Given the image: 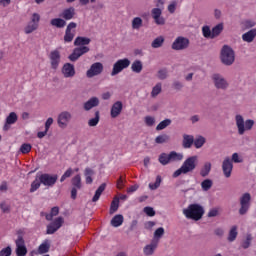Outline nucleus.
I'll return each instance as SVG.
<instances>
[{"instance_id": "obj_1", "label": "nucleus", "mask_w": 256, "mask_h": 256, "mask_svg": "<svg viewBox=\"0 0 256 256\" xmlns=\"http://www.w3.org/2000/svg\"><path fill=\"white\" fill-rule=\"evenodd\" d=\"M91 43V38L78 36L74 40V50L68 56V59L72 62L77 61L80 57H83L86 53H89L90 49L88 46Z\"/></svg>"}, {"instance_id": "obj_2", "label": "nucleus", "mask_w": 256, "mask_h": 256, "mask_svg": "<svg viewBox=\"0 0 256 256\" xmlns=\"http://www.w3.org/2000/svg\"><path fill=\"white\" fill-rule=\"evenodd\" d=\"M233 163H243V158L237 152L232 154V159L226 157L222 162V171L226 179H229L233 173Z\"/></svg>"}, {"instance_id": "obj_3", "label": "nucleus", "mask_w": 256, "mask_h": 256, "mask_svg": "<svg viewBox=\"0 0 256 256\" xmlns=\"http://www.w3.org/2000/svg\"><path fill=\"white\" fill-rule=\"evenodd\" d=\"M197 156L188 157L182 164V166L173 173V177L177 178L180 175H187L191 171H195L197 167Z\"/></svg>"}, {"instance_id": "obj_4", "label": "nucleus", "mask_w": 256, "mask_h": 256, "mask_svg": "<svg viewBox=\"0 0 256 256\" xmlns=\"http://www.w3.org/2000/svg\"><path fill=\"white\" fill-rule=\"evenodd\" d=\"M204 213L203 207L199 204H190L183 209V215H185L186 219H193V221H199Z\"/></svg>"}, {"instance_id": "obj_5", "label": "nucleus", "mask_w": 256, "mask_h": 256, "mask_svg": "<svg viewBox=\"0 0 256 256\" xmlns=\"http://www.w3.org/2000/svg\"><path fill=\"white\" fill-rule=\"evenodd\" d=\"M235 121L238 129V134L240 135H245V131H251L253 129V125H255V121H253L252 119H248L245 121V119H243V116L239 114L236 115Z\"/></svg>"}, {"instance_id": "obj_6", "label": "nucleus", "mask_w": 256, "mask_h": 256, "mask_svg": "<svg viewBox=\"0 0 256 256\" xmlns=\"http://www.w3.org/2000/svg\"><path fill=\"white\" fill-rule=\"evenodd\" d=\"M220 59L224 65H233L235 63V51H233V48L224 45L221 50Z\"/></svg>"}, {"instance_id": "obj_7", "label": "nucleus", "mask_w": 256, "mask_h": 256, "mask_svg": "<svg viewBox=\"0 0 256 256\" xmlns=\"http://www.w3.org/2000/svg\"><path fill=\"white\" fill-rule=\"evenodd\" d=\"M249 209H251V194L246 192L240 197V208L238 213L239 215H247Z\"/></svg>"}, {"instance_id": "obj_8", "label": "nucleus", "mask_w": 256, "mask_h": 256, "mask_svg": "<svg viewBox=\"0 0 256 256\" xmlns=\"http://www.w3.org/2000/svg\"><path fill=\"white\" fill-rule=\"evenodd\" d=\"M16 250L15 253L17 256L27 255V246L25 245V239H23V231H18V238L15 240Z\"/></svg>"}, {"instance_id": "obj_9", "label": "nucleus", "mask_w": 256, "mask_h": 256, "mask_svg": "<svg viewBox=\"0 0 256 256\" xmlns=\"http://www.w3.org/2000/svg\"><path fill=\"white\" fill-rule=\"evenodd\" d=\"M131 65V60L129 58L119 59L113 65L111 76L115 77V75H119L121 71L127 69Z\"/></svg>"}, {"instance_id": "obj_10", "label": "nucleus", "mask_w": 256, "mask_h": 256, "mask_svg": "<svg viewBox=\"0 0 256 256\" xmlns=\"http://www.w3.org/2000/svg\"><path fill=\"white\" fill-rule=\"evenodd\" d=\"M39 21H41V16L38 13H34L31 21L24 28V33H26V35H30L33 31H37V29H39Z\"/></svg>"}, {"instance_id": "obj_11", "label": "nucleus", "mask_w": 256, "mask_h": 256, "mask_svg": "<svg viewBox=\"0 0 256 256\" xmlns=\"http://www.w3.org/2000/svg\"><path fill=\"white\" fill-rule=\"evenodd\" d=\"M73 119V114L69 111H62L57 118L58 127L60 129H65L69 123H71V120Z\"/></svg>"}, {"instance_id": "obj_12", "label": "nucleus", "mask_w": 256, "mask_h": 256, "mask_svg": "<svg viewBox=\"0 0 256 256\" xmlns=\"http://www.w3.org/2000/svg\"><path fill=\"white\" fill-rule=\"evenodd\" d=\"M40 179V183L44 185L45 187H53L55 183H57V179H59V176L57 174L51 175L49 173H44L38 175Z\"/></svg>"}, {"instance_id": "obj_13", "label": "nucleus", "mask_w": 256, "mask_h": 256, "mask_svg": "<svg viewBox=\"0 0 256 256\" xmlns=\"http://www.w3.org/2000/svg\"><path fill=\"white\" fill-rule=\"evenodd\" d=\"M75 29H77V23L70 22L65 30L64 43H71L75 39Z\"/></svg>"}, {"instance_id": "obj_14", "label": "nucleus", "mask_w": 256, "mask_h": 256, "mask_svg": "<svg viewBox=\"0 0 256 256\" xmlns=\"http://www.w3.org/2000/svg\"><path fill=\"white\" fill-rule=\"evenodd\" d=\"M103 73V63L96 62L90 66V69L87 70L86 76L88 79H92V77H97V75H101Z\"/></svg>"}, {"instance_id": "obj_15", "label": "nucleus", "mask_w": 256, "mask_h": 256, "mask_svg": "<svg viewBox=\"0 0 256 256\" xmlns=\"http://www.w3.org/2000/svg\"><path fill=\"white\" fill-rule=\"evenodd\" d=\"M212 81L216 89H221L222 91H225V89L229 87V82H227L225 78L220 74H213Z\"/></svg>"}, {"instance_id": "obj_16", "label": "nucleus", "mask_w": 256, "mask_h": 256, "mask_svg": "<svg viewBox=\"0 0 256 256\" xmlns=\"http://www.w3.org/2000/svg\"><path fill=\"white\" fill-rule=\"evenodd\" d=\"M187 47H189V39L183 36L176 38L172 44L174 51H183V49H187Z\"/></svg>"}, {"instance_id": "obj_17", "label": "nucleus", "mask_w": 256, "mask_h": 256, "mask_svg": "<svg viewBox=\"0 0 256 256\" xmlns=\"http://www.w3.org/2000/svg\"><path fill=\"white\" fill-rule=\"evenodd\" d=\"M63 223H64L63 217L56 218L53 222H51L47 226V230H46L47 235H53V233H55L56 231H59V229L63 227Z\"/></svg>"}, {"instance_id": "obj_18", "label": "nucleus", "mask_w": 256, "mask_h": 256, "mask_svg": "<svg viewBox=\"0 0 256 256\" xmlns=\"http://www.w3.org/2000/svg\"><path fill=\"white\" fill-rule=\"evenodd\" d=\"M152 19H154L156 25H165V18H163V11L160 8H153L151 11Z\"/></svg>"}, {"instance_id": "obj_19", "label": "nucleus", "mask_w": 256, "mask_h": 256, "mask_svg": "<svg viewBox=\"0 0 256 256\" xmlns=\"http://www.w3.org/2000/svg\"><path fill=\"white\" fill-rule=\"evenodd\" d=\"M50 63L52 69H57V67H59V63H61V53L59 50H53L50 53Z\"/></svg>"}, {"instance_id": "obj_20", "label": "nucleus", "mask_w": 256, "mask_h": 256, "mask_svg": "<svg viewBox=\"0 0 256 256\" xmlns=\"http://www.w3.org/2000/svg\"><path fill=\"white\" fill-rule=\"evenodd\" d=\"M62 74L66 79L75 77V66L71 63H65L62 67Z\"/></svg>"}, {"instance_id": "obj_21", "label": "nucleus", "mask_w": 256, "mask_h": 256, "mask_svg": "<svg viewBox=\"0 0 256 256\" xmlns=\"http://www.w3.org/2000/svg\"><path fill=\"white\" fill-rule=\"evenodd\" d=\"M121 111H123V102L117 101L115 102L110 110V115L112 119H117L118 116L121 115Z\"/></svg>"}, {"instance_id": "obj_22", "label": "nucleus", "mask_w": 256, "mask_h": 256, "mask_svg": "<svg viewBox=\"0 0 256 256\" xmlns=\"http://www.w3.org/2000/svg\"><path fill=\"white\" fill-rule=\"evenodd\" d=\"M60 17H62L64 21H71V19H74L75 17V8L69 7L64 9L60 14Z\"/></svg>"}, {"instance_id": "obj_23", "label": "nucleus", "mask_w": 256, "mask_h": 256, "mask_svg": "<svg viewBox=\"0 0 256 256\" xmlns=\"http://www.w3.org/2000/svg\"><path fill=\"white\" fill-rule=\"evenodd\" d=\"M159 245V240H152L150 244L144 247V255H153L155 253V249H157Z\"/></svg>"}, {"instance_id": "obj_24", "label": "nucleus", "mask_w": 256, "mask_h": 256, "mask_svg": "<svg viewBox=\"0 0 256 256\" xmlns=\"http://www.w3.org/2000/svg\"><path fill=\"white\" fill-rule=\"evenodd\" d=\"M19 117L17 116V113L11 112L7 117H6V122L4 125V131H7L9 129V125H15L17 123V120Z\"/></svg>"}, {"instance_id": "obj_25", "label": "nucleus", "mask_w": 256, "mask_h": 256, "mask_svg": "<svg viewBox=\"0 0 256 256\" xmlns=\"http://www.w3.org/2000/svg\"><path fill=\"white\" fill-rule=\"evenodd\" d=\"M93 107H99V98L92 97L87 102L84 103V110L91 111Z\"/></svg>"}, {"instance_id": "obj_26", "label": "nucleus", "mask_w": 256, "mask_h": 256, "mask_svg": "<svg viewBox=\"0 0 256 256\" xmlns=\"http://www.w3.org/2000/svg\"><path fill=\"white\" fill-rule=\"evenodd\" d=\"M193 143H194V138L192 135H187V134L183 135L182 145L184 149H191V147L193 146Z\"/></svg>"}, {"instance_id": "obj_27", "label": "nucleus", "mask_w": 256, "mask_h": 256, "mask_svg": "<svg viewBox=\"0 0 256 256\" xmlns=\"http://www.w3.org/2000/svg\"><path fill=\"white\" fill-rule=\"evenodd\" d=\"M49 249H51V242L49 240H45L38 247V253H39V255H45V253H49Z\"/></svg>"}, {"instance_id": "obj_28", "label": "nucleus", "mask_w": 256, "mask_h": 256, "mask_svg": "<svg viewBox=\"0 0 256 256\" xmlns=\"http://www.w3.org/2000/svg\"><path fill=\"white\" fill-rule=\"evenodd\" d=\"M107 187V184L102 183L98 189L96 190L93 198H92V203H97L99 199H101V195L103 194V191H105V188Z\"/></svg>"}, {"instance_id": "obj_29", "label": "nucleus", "mask_w": 256, "mask_h": 256, "mask_svg": "<svg viewBox=\"0 0 256 256\" xmlns=\"http://www.w3.org/2000/svg\"><path fill=\"white\" fill-rule=\"evenodd\" d=\"M256 37V29H252L242 35L243 41H246V43H252V41Z\"/></svg>"}, {"instance_id": "obj_30", "label": "nucleus", "mask_w": 256, "mask_h": 256, "mask_svg": "<svg viewBox=\"0 0 256 256\" xmlns=\"http://www.w3.org/2000/svg\"><path fill=\"white\" fill-rule=\"evenodd\" d=\"M50 25H52V27H57V29H63V27L67 25V22L62 18H53L50 21Z\"/></svg>"}, {"instance_id": "obj_31", "label": "nucleus", "mask_w": 256, "mask_h": 256, "mask_svg": "<svg viewBox=\"0 0 256 256\" xmlns=\"http://www.w3.org/2000/svg\"><path fill=\"white\" fill-rule=\"evenodd\" d=\"M123 221V215L117 214L112 218L110 224L112 225V227H121L123 225Z\"/></svg>"}, {"instance_id": "obj_32", "label": "nucleus", "mask_w": 256, "mask_h": 256, "mask_svg": "<svg viewBox=\"0 0 256 256\" xmlns=\"http://www.w3.org/2000/svg\"><path fill=\"white\" fill-rule=\"evenodd\" d=\"M211 162H205L202 168L200 169L201 177H207L211 173Z\"/></svg>"}, {"instance_id": "obj_33", "label": "nucleus", "mask_w": 256, "mask_h": 256, "mask_svg": "<svg viewBox=\"0 0 256 256\" xmlns=\"http://www.w3.org/2000/svg\"><path fill=\"white\" fill-rule=\"evenodd\" d=\"M131 69L133 73H141L143 71V63L140 60H135L131 65Z\"/></svg>"}, {"instance_id": "obj_34", "label": "nucleus", "mask_w": 256, "mask_h": 256, "mask_svg": "<svg viewBox=\"0 0 256 256\" xmlns=\"http://www.w3.org/2000/svg\"><path fill=\"white\" fill-rule=\"evenodd\" d=\"M42 182L39 179V175L36 176L35 180L31 183V187H30V193H35V191H37V189H39V187H41Z\"/></svg>"}, {"instance_id": "obj_35", "label": "nucleus", "mask_w": 256, "mask_h": 256, "mask_svg": "<svg viewBox=\"0 0 256 256\" xmlns=\"http://www.w3.org/2000/svg\"><path fill=\"white\" fill-rule=\"evenodd\" d=\"M83 184L81 183V175L77 174L72 178V188L81 189Z\"/></svg>"}, {"instance_id": "obj_36", "label": "nucleus", "mask_w": 256, "mask_h": 256, "mask_svg": "<svg viewBox=\"0 0 256 256\" xmlns=\"http://www.w3.org/2000/svg\"><path fill=\"white\" fill-rule=\"evenodd\" d=\"M237 235H238L237 226H232L228 234V241L230 243H233V241L237 239Z\"/></svg>"}, {"instance_id": "obj_37", "label": "nucleus", "mask_w": 256, "mask_h": 256, "mask_svg": "<svg viewBox=\"0 0 256 256\" xmlns=\"http://www.w3.org/2000/svg\"><path fill=\"white\" fill-rule=\"evenodd\" d=\"M163 43H165V38H163L162 36H159L154 39L151 46L153 47V49H159V47L163 46Z\"/></svg>"}, {"instance_id": "obj_38", "label": "nucleus", "mask_w": 256, "mask_h": 256, "mask_svg": "<svg viewBox=\"0 0 256 256\" xmlns=\"http://www.w3.org/2000/svg\"><path fill=\"white\" fill-rule=\"evenodd\" d=\"M171 125V119L167 118L163 121H161L157 126H156V131H163V129H167Z\"/></svg>"}, {"instance_id": "obj_39", "label": "nucleus", "mask_w": 256, "mask_h": 256, "mask_svg": "<svg viewBox=\"0 0 256 256\" xmlns=\"http://www.w3.org/2000/svg\"><path fill=\"white\" fill-rule=\"evenodd\" d=\"M158 161L161 165H169V163H171V158H169V154L162 153L160 154Z\"/></svg>"}, {"instance_id": "obj_40", "label": "nucleus", "mask_w": 256, "mask_h": 256, "mask_svg": "<svg viewBox=\"0 0 256 256\" xmlns=\"http://www.w3.org/2000/svg\"><path fill=\"white\" fill-rule=\"evenodd\" d=\"M141 27H143V19L141 17H135L132 20V29L139 30Z\"/></svg>"}, {"instance_id": "obj_41", "label": "nucleus", "mask_w": 256, "mask_h": 256, "mask_svg": "<svg viewBox=\"0 0 256 256\" xmlns=\"http://www.w3.org/2000/svg\"><path fill=\"white\" fill-rule=\"evenodd\" d=\"M169 159L171 161H183V155L181 153H177L172 151L169 153Z\"/></svg>"}, {"instance_id": "obj_42", "label": "nucleus", "mask_w": 256, "mask_h": 256, "mask_svg": "<svg viewBox=\"0 0 256 256\" xmlns=\"http://www.w3.org/2000/svg\"><path fill=\"white\" fill-rule=\"evenodd\" d=\"M99 119H100L99 111H96V112H95V117H94V118H91V119L88 121L89 127H97V125H99Z\"/></svg>"}, {"instance_id": "obj_43", "label": "nucleus", "mask_w": 256, "mask_h": 256, "mask_svg": "<svg viewBox=\"0 0 256 256\" xmlns=\"http://www.w3.org/2000/svg\"><path fill=\"white\" fill-rule=\"evenodd\" d=\"M251 241H253V236L251 234L246 235V239L242 242V249H249L251 247Z\"/></svg>"}, {"instance_id": "obj_44", "label": "nucleus", "mask_w": 256, "mask_h": 256, "mask_svg": "<svg viewBox=\"0 0 256 256\" xmlns=\"http://www.w3.org/2000/svg\"><path fill=\"white\" fill-rule=\"evenodd\" d=\"M201 187H202V190L209 191V189L213 187V180L205 179L204 181L201 182Z\"/></svg>"}, {"instance_id": "obj_45", "label": "nucleus", "mask_w": 256, "mask_h": 256, "mask_svg": "<svg viewBox=\"0 0 256 256\" xmlns=\"http://www.w3.org/2000/svg\"><path fill=\"white\" fill-rule=\"evenodd\" d=\"M202 34L203 37H205L206 39H213V32L211 31V28H209V26H203Z\"/></svg>"}, {"instance_id": "obj_46", "label": "nucleus", "mask_w": 256, "mask_h": 256, "mask_svg": "<svg viewBox=\"0 0 256 256\" xmlns=\"http://www.w3.org/2000/svg\"><path fill=\"white\" fill-rule=\"evenodd\" d=\"M221 31H223V24H218L212 29V39L221 35Z\"/></svg>"}, {"instance_id": "obj_47", "label": "nucleus", "mask_w": 256, "mask_h": 256, "mask_svg": "<svg viewBox=\"0 0 256 256\" xmlns=\"http://www.w3.org/2000/svg\"><path fill=\"white\" fill-rule=\"evenodd\" d=\"M193 144L196 149H201V147H203V145H205V137L199 136L198 138H196L194 140Z\"/></svg>"}, {"instance_id": "obj_48", "label": "nucleus", "mask_w": 256, "mask_h": 256, "mask_svg": "<svg viewBox=\"0 0 256 256\" xmlns=\"http://www.w3.org/2000/svg\"><path fill=\"white\" fill-rule=\"evenodd\" d=\"M161 181H162L161 176L158 175L156 177L155 183L149 184V189H151L152 191H155V189H159V187H161Z\"/></svg>"}, {"instance_id": "obj_49", "label": "nucleus", "mask_w": 256, "mask_h": 256, "mask_svg": "<svg viewBox=\"0 0 256 256\" xmlns=\"http://www.w3.org/2000/svg\"><path fill=\"white\" fill-rule=\"evenodd\" d=\"M167 141H169V135L167 134H162L155 138V143H158V144L167 143Z\"/></svg>"}, {"instance_id": "obj_50", "label": "nucleus", "mask_w": 256, "mask_h": 256, "mask_svg": "<svg viewBox=\"0 0 256 256\" xmlns=\"http://www.w3.org/2000/svg\"><path fill=\"white\" fill-rule=\"evenodd\" d=\"M32 146L29 143H24L20 147V152H22L23 155H27V153H31Z\"/></svg>"}, {"instance_id": "obj_51", "label": "nucleus", "mask_w": 256, "mask_h": 256, "mask_svg": "<svg viewBox=\"0 0 256 256\" xmlns=\"http://www.w3.org/2000/svg\"><path fill=\"white\" fill-rule=\"evenodd\" d=\"M161 90H162L161 83H157V84L152 88L151 96H152V97H157V95H159V93H161Z\"/></svg>"}, {"instance_id": "obj_52", "label": "nucleus", "mask_w": 256, "mask_h": 256, "mask_svg": "<svg viewBox=\"0 0 256 256\" xmlns=\"http://www.w3.org/2000/svg\"><path fill=\"white\" fill-rule=\"evenodd\" d=\"M71 175H73V169L72 168H68L64 172V174L61 176L60 183H63L65 181V179H69V177H71Z\"/></svg>"}, {"instance_id": "obj_53", "label": "nucleus", "mask_w": 256, "mask_h": 256, "mask_svg": "<svg viewBox=\"0 0 256 256\" xmlns=\"http://www.w3.org/2000/svg\"><path fill=\"white\" fill-rule=\"evenodd\" d=\"M119 209V199L113 200L110 206V213H115Z\"/></svg>"}, {"instance_id": "obj_54", "label": "nucleus", "mask_w": 256, "mask_h": 256, "mask_svg": "<svg viewBox=\"0 0 256 256\" xmlns=\"http://www.w3.org/2000/svg\"><path fill=\"white\" fill-rule=\"evenodd\" d=\"M162 235H165V229L163 227L157 228L154 232L155 239H161Z\"/></svg>"}, {"instance_id": "obj_55", "label": "nucleus", "mask_w": 256, "mask_h": 256, "mask_svg": "<svg viewBox=\"0 0 256 256\" xmlns=\"http://www.w3.org/2000/svg\"><path fill=\"white\" fill-rule=\"evenodd\" d=\"M11 253H13L11 246H7L0 251V256H11Z\"/></svg>"}, {"instance_id": "obj_56", "label": "nucleus", "mask_w": 256, "mask_h": 256, "mask_svg": "<svg viewBox=\"0 0 256 256\" xmlns=\"http://www.w3.org/2000/svg\"><path fill=\"white\" fill-rule=\"evenodd\" d=\"M145 123L148 127H153L155 125V118L153 116H146Z\"/></svg>"}, {"instance_id": "obj_57", "label": "nucleus", "mask_w": 256, "mask_h": 256, "mask_svg": "<svg viewBox=\"0 0 256 256\" xmlns=\"http://www.w3.org/2000/svg\"><path fill=\"white\" fill-rule=\"evenodd\" d=\"M144 213H146L148 217H155V210L152 207H149V206L145 207Z\"/></svg>"}, {"instance_id": "obj_58", "label": "nucleus", "mask_w": 256, "mask_h": 256, "mask_svg": "<svg viewBox=\"0 0 256 256\" xmlns=\"http://www.w3.org/2000/svg\"><path fill=\"white\" fill-rule=\"evenodd\" d=\"M158 79H167V69H161L158 71Z\"/></svg>"}, {"instance_id": "obj_59", "label": "nucleus", "mask_w": 256, "mask_h": 256, "mask_svg": "<svg viewBox=\"0 0 256 256\" xmlns=\"http://www.w3.org/2000/svg\"><path fill=\"white\" fill-rule=\"evenodd\" d=\"M176 9H177V1H172L168 6L169 13H175Z\"/></svg>"}, {"instance_id": "obj_60", "label": "nucleus", "mask_w": 256, "mask_h": 256, "mask_svg": "<svg viewBox=\"0 0 256 256\" xmlns=\"http://www.w3.org/2000/svg\"><path fill=\"white\" fill-rule=\"evenodd\" d=\"M172 87L173 89H176V91H181V89H183V83L180 81H174Z\"/></svg>"}, {"instance_id": "obj_61", "label": "nucleus", "mask_w": 256, "mask_h": 256, "mask_svg": "<svg viewBox=\"0 0 256 256\" xmlns=\"http://www.w3.org/2000/svg\"><path fill=\"white\" fill-rule=\"evenodd\" d=\"M95 175V171L91 168H85L84 170V176L85 177H93Z\"/></svg>"}, {"instance_id": "obj_62", "label": "nucleus", "mask_w": 256, "mask_h": 256, "mask_svg": "<svg viewBox=\"0 0 256 256\" xmlns=\"http://www.w3.org/2000/svg\"><path fill=\"white\" fill-rule=\"evenodd\" d=\"M117 189H123L125 187V183L123 182V177L120 176V178L117 180Z\"/></svg>"}, {"instance_id": "obj_63", "label": "nucleus", "mask_w": 256, "mask_h": 256, "mask_svg": "<svg viewBox=\"0 0 256 256\" xmlns=\"http://www.w3.org/2000/svg\"><path fill=\"white\" fill-rule=\"evenodd\" d=\"M51 125H53V118H48L45 122V129L46 131H49Z\"/></svg>"}, {"instance_id": "obj_64", "label": "nucleus", "mask_w": 256, "mask_h": 256, "mask_svg": "<svg viewBox=\"0 0 256 256\" xmlns=\"http://www.w3.org/2000/svg\"><path fill=\"white\" fill-rule=\"evenodd\" d=\"M137 189H139V185L134 184V185L130 186V187L127 189V193H135V191H137Z\"/></svg>"}]
</instances>
